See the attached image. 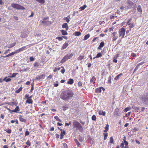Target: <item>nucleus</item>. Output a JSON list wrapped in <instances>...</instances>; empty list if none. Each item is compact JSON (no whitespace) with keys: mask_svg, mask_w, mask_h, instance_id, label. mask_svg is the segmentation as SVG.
Wrapping results in <instances>:
<instances>
[{"mask_svg":"<svg viewBox=\"0 0 148 148\" xmlns=\"http://www.w3.org/2000/svg\"><path fill=\"white\" fill-rule=\"evenodd\" d=\"M74 92L70 89L62 91L60 95V98L66 101L71 99L74 97Z\"/></svg>","mask_w":148,"mask_h":148,"instance_id":"1","label":"nucleus"},{"mask_svg":"<svg viewBox=\"0 0 148 148\" xmlns=\"http://www.w3.org/2000/svg\"><path fill=\"white\" fill-rule=\"evenodd\" d=\"M140 100L144 105H148V94L142 96Z\"/></svg>","mask_w":148,"mask_h":148,"instance_id":"2","label":"nucleus"},{"mask_svg":"<svg viewBox=\"0 0 148 148\" xmlns=\"http://www.w3.org/2000/svg\"><path fill=\"white\" fill-rule=\"evenodd\" d=\"M73 123L74 127L77 128L79 132H82L83 131V128L79 122L74 121Z\"/></svg>","mask_w":148,"mask_h":148,"instance_id":"3","label":"nucleus"},{"mask_svg":"<svg viewBox=\"0 0 148 148\" xmlns=\"http://www.w3.org/2000/svg\"><path fill=\"white\" fill-rule=\"evenodd\" d=\"M73 56V54L72 53L66 55L61 60V62L63 63L64 62H65L67 60L72 58Z\"/></svg>","mask_w":148,"mask_h":148,"instance_id":"4","label":"nucleus"},{"mask_svg":"<svg viewBox=\"0 0 148 148\" xmlns=\"http://www.w3.org/2000/svg\"><path fill=\"white\" fill-rule=\"evenodd\" d=\"M11 6L13 8L18 10H24L25 9L23 7L16 4L12 3L11 4Z\"/></svg>","mask_w":148,"mask_h":148,"instance_id":"5","label":"nucleus"},{"mask_svg":"<svg viewBox=\"0 0 148 148\" xmlns=\"http://www.w3.org/2000/svg\"><path fill=\"white\" fill-rule=\"evenodd\" d=\"M125 29L123 28H122L121 29H119V36H121V38H124L125 34Z\"/></svg>","mask_w":148,"mask_h":148,"instance_id":"6","label":"nucleus"},{"mask_svg":"<svg viewBox=\"0 0 148 148\" xmlns=\"http://www.w3.org/2000/svg\"><path fill=\"white\" fill-rule=\"evenodd\" d=\"M127 6V8L128 9L131 8L134 3L130 1H127L126 2Z\"/></svg>","mask_w":148,"mask_h":148,"instance_id":"7","label":"nucleus"},{"mask_svg":"<svg viewBox=\"0 0 148 148\" xmlns=\"http://www.w3.org/2000/svg\"><path fill=\"white\" fill-rule=\"evenodd\" d=\"M28 34L27 32H22L21 35V37L22 38H25L27 37Z\"/></svg>","mask_w":148,"mask_h":148,"instance_id":"8","label":"nucleus"},{"mask_svg":"<svg viewBox=\"0 0 148 148\" xmlns=\"http://www.w3.org/2000/svg\"><path fill=\"white\" fill-rule=\"evenodd\" d=\"M11 80V79L10 78H8L7 77H5L3 79H0V83L3 82V81H4L6 82H8Z\"/></svg>","mask_w":148,"mask_h":148,"instance_id":"9","label":"nucleus"},{"mask_svg":"<svg viewBox=\"0 0 148 148\" xmlns=\"http://www.w3.org/2000/svg\"><path fill=\"white\" fill-rule=\"evenodd\" d=\"M62 27L63 28H66V30H67L69 29V27L67 23H64L62 25Z\"/></svg>","mask_w":148,"mask_h":148,"instance_id":"10","label":"nucleus"},{"mask_svg":"<svg viewBox=\"0 0 148 148\" xmlns=\"http://www.w3.org/2000/svg\"><path fill=\"white\" fill-rule=\"evenodd\" d=\"M116 32H114L112 34V35H113V41L115 40L117 38V36H115V35L116 34Z\"/></svg>","mask_w":148,"mask_h":148,"instance_id":"11","label":"nucleus"},{"mask_svg":"<svg viewBox=\"0 0 148 148\" xmlns=\"http://www.w3.org/2000/svg\"><path fill=\"white\" fill-rule=\"evenodd\" d=\"M45 76L44 75L42 74L40 76H38L36 77V78L37 80H39L41 78H44Z\"/></svg>","mask_w":148,"mask_h":148,"instance_id":"12","label":"nucleus"},{"mask_svg":"<svg viewBox=\"0 0 148 148\" xmlns=\"http://www.w3.org/2000/svg\"><path fill=\"white\" fill-rule=\"evenodd\" d=\"M25 47H26L25 46L21 48L18 49V50H17L16 51V52L15 53H18L19 52L23 51L25 49Z\"/></svg>","mask_w":148,"mask_h":148,"instance_id":"13","label":"nucleus"},{"mask_svg":"<svg viewBox=\"0 0 148 148\" xmlns=\"http://www.w3.org/2000/svg\"><path fill=\"white\" fill-rule=\"evenodd\" d=\"M65 134V131L64 130H63L62 132H61V133L60 134V139H62L63 137V136Z\"/></svg>","mask_w":148,"mask_h":148,"instance_id":"14","label":"nucleus"},{"mask_svg":"<svg viewBox=\"0 0 148 148\" xmlns=\"http://www.w3.org/2000/svg\"><path fill=\"white\" fill-rule=\"evenodd\" d=\"M98 113L99 115H103V116H105L106 114V112H105L101 110H99L98 112Z\"/></svg>","mask_w":148,"mask_h":148,"instance_id":"15","label":"nucleus"},{"mask_svg":"<svg viewBox=\"0 0 148 148\" xmlns=\"http://www.w3.org/2000/svg\"><path fill=\"white\" fill-rule=\"evenodd\" d=\"M26 103L29 104L32 103H33V100L31 99H28L26 101Z\"/></svg>","mask_w":148,"mask_h":148,"instance_id":"16","label":"nucleus"},{"mask_svg":"<svg viewBox=\"0 0 148 148\" xmlns=\"http://www.w3.org/2000/svg\"><path fill=\"white\" fill-rule=\"evenodd\" d=\"M122 75V73H120L117 75L114 78V79L115 80H119L120 77Z\"/></svg>","mask_w":148,"mask_h":148,"instance_id":"17","label":"nucleus"},{"mask_svg":"<svg viewBox=\"0 0 148 148\" xmlns=\"http://www.w3.org/2000/svg\"><path fill=\"white\" fill-rule=\"evenodd\" d=\"M15 53V52H12L11 53L9 54H8V55H7L6 56H3V57L4 58H5L7 57H8L10 56H11L13 55Z\"/></svg>","mask_w":148,"mask_h":148,"instance_id":"18","label":"nucleus"},{"mask_svg":"<svg viewBox=\"0 0 148 148\" xmlns=\"http://www.w3.org/2000/svg\"><path fill=\"white\" fill-rule=\"evenodd\" d=\"M69 44L65 42L63 45L62 48L63 49L66 48L68 46Z\"/></svg>","mask_w":148,"mask_h":148,"instance_id":"19","label":"nucleus"},{"mask_svg":"<svg viewBox=\"0 0 148 148\" xmlns=\"http://www.w3.org/2000/svg\"><path fill=\"white\" fill-rule=\"evenodd\" d=\"M17 74L18 73H14L12 75L9 76L8 77L10 78L15 77Z\"/></svg>","mask_w":148,"mask_h":148,"instance_id":"20","label":"nucleus"},{"mask_svg":"<svg viewBox=\"0 0 148 148\" xmlns=\"http://www.w3.org/2000/svg\"><path fill=\"white\" fill-rule=\"evenodd\" d=\"M90 36V35L89 34H88L87 35H86L85 36L84 39L83 40H86Z\"/></svg>","mask_w":148,"mask_h":148,"instance_id":"21","label":"nucleus"},{"mask_svg":"<svg viewBox=\"0 0 148 148\" xmlns=\"http://www.w3.org/2000/svg\"><path fill=\"white\" fill-rule=\"evenodd\" d=\"M96 92L97 93H101V87L99 88H97L96 90Z\"/></svg>","mask_w":148,"mask_h":148,"instance_id":"22","label":"nucleus"},{"mask_svg":"<svg viewBox=\"0 0 148 148\" xmlns=\"http://www.w3.org/2000/svg\"><path fill=\"white\" fill-rule=\"evenodd\" d=\"M137 10L138 12H142V10L140 5H139L138 6L137 8Z\"/></svg>","mask_w":148,"mask_h":148,"instance_id":"23","label":"nucleus"},{"mask_svg":"<svg viewBox=\"0 0 148 148\" xmlns=\"http://www.w3.org/2000/svg\"><path fill=\"white\" fill-rule=\"evenodd\" d=\"M37 2L41 4H44L45 3V1L44 0H36Z\"/></svg>","mask_w":148,"mask_h":148,"instance_id":"24","label":"nucleus"},{"mask_svg":"<svg viewBox=\"0 0 148 148\" xmlns=\"http://www.w3.org/2000/svg\"><path fill=\"white\" fill-rule=\"evenodd\" d=\"M19 118L20 121L22 122H25L26 121L25 119H24L21 117H19Z\"/></svg>","mask_w":148,"mask_h":148,"instance_id":"25","label":"nucleus"},{"mask_svg":"<svg viewBox=\"0 0 148 148\" xmlns=\"http://www.w3.org/2000/svg\"><path fill=\"white\" fill-rule=\"evenodd\" d=\"M22 88L21 87L15 91V93H19L22 90Z\"/></svg>","mask_w":148,"mask_h":148,"instance_id":"26","label":"nucleus"},{"mask_svg":"<svg viewBox=\"0 0 148 148\" xmlns=\"http://www.w3.org/2000/svg\"><path fill=\"white\" fill-rule=\"evenodd\" d=\"M108 128L109 125L108 124H107L106 125V126L105 127V130H104V132H107L108 130Z\"/></svg>","mask_w":148,"mask_h":148,"instance_id":"27","label":"nucleus"},{"mask_svg":"<svg viewBox=\"0 0 148 148\" xmlns=\"http://www.w3.org/2000/svg\"><path fill=\"white\" fill-rule=\"evenodd\" d=\"M14 111H15V112L16 113H18V111H19V107L18 106H17L14 109Z\"/></svg>","mask_w":148,"mask_h":148,"instance_id":"28","label":"nucleus"},{"mask_svg":"<svg viewBox=\"0 0 148 148\" xmlns=\"http://www.w3.org/2000/svg\"><path fill=\"white\" fill-rule=\"evenodd\" d=\"M118 110L116 109L114 111V114L116 115V116H119V114L118 113Z\"/></svg>","mask_w":148,"mask_h":148,"instance_id":"29","label":"nucleus"},{"mask_svg":"<svg viewBox=\"0 0 148 148\" xmlns=\"http://www.w3.org/2000/svg\"><path fill=\"white\" fill-rule=\"evenodd\" d=\"M63 67L62 66H61L60 67L58 68H55V69H54L53 71L54 72H56L57 71L59 70L61 68H63Z\"/></svg>","mask_w":148,"mask_h":148,"instance_id":"30","label":"nucleus"},{"mask_svg":"<svg viewBox=\"0 0 148 148\" xmlns=\"http://www.w3.org/2000/svg\"><path fill=\"white\" fill-rule=\"evenodd\" d=\"M62 33L63 35H65L67 34V32L65 30H62Z\"/></svg>","mask_w":148,"mask_h":148,"instance_id":"31","label":"nucleus"},{"mask_svg":"<svg viewBox=\"0 0 148 148\" xmlns=\"http://www.w3.org/2000/svg\"><path fill=\"white\" fill-rule=\"evenodd\" d=\"M81 34V33L80 32H76L75 33V35L76 36H79Z\"/></svg>","mask_w":148,"mask_h":148,"instance_id":"32","label":"nucleus"},{"mask_svg":"<svg viewBox=\"0 0 148 148\" xmlns=\"http://www.w3.org/2000/svg\"><path fill=\"white\" fill-rule=\"evenodd\" d=\"M74 82L73 80L72 79H70L67 83H73Z\"/></svg>","mask_w":148,"mask_h":148,"instance_id":"33","label":"nucleus"},{"mask_svg":"<svg viewBox=\"0 0 148 148\" xmlns=\"http://www.w3.org/2000/svg\"><path fill=\"white\" fill-rule=\"evenodd\" d=\"M68 108V107L66 105L63 106L62 107V109L63 111H65Z\"/></svg>","mask_w":148,"mask_h":148,"instance_id":"34","label":"nucleus"},{"mask_svg":"<svg viewBox=\"0 0 148 148\" xmlns=\"http://www.w3.org/2000/svg\"><path fill=\"white\" fill-rule=\"evenodd\" d=\"M86 7L87 6L86 5H84L83 6L80 7V9L82 10H84Z\"/></svg>","mask_w":148,"mask_h":148,"instance_id":"35","label":"nucleus"},{"mask_svg":"<svg viewBox=\"0 0 148 148\" xmlns=\"http://www.w3.org/2000/svg\"><path fill=\"white\" fill-rule=\"evenodd\" d=\"M128 25H129V27L130 28H132L134 27V24L133 23H130L128 24Z\"/></svg>","mask_w":148,"mask_h":148,"instance_id":"36","label":"nucleus"},{"mask_svg":"<svg viewBox=\"0 0 148 148\" xmlns=\"http://www.w3.org/2000/svg\"><path fill=\"white\" fill-rule=\"evenodd\" d=\"M103 134L104 136V140H106L107 138V137L108 136V133H103Z\"/></svg>","mask_w":148,"mask_h":148,"instance_id":"37","label":"nucleus"},{"mask_svg":"<svg viewBox=\"0 0 148 148\" xmlns=\"http://www.w3.org/2000/svg\"><path fill=\"white\" fill-rule=\"evenodd\" d=\"M63 19L65 20L68 23L70 21V20L68 17H64Z\"/></svg>","mask_w":148,"mask_h":148,"instance_id":"38","label":"nucleus"},{"mask_svg":"<svg viewBox=\"0 0 148 148\" xmlns=\"http://www.w3.org/2000/svg\"><path fill=\"white\" fill-rule=\"evenodd\" d=\"M79 141L80 142H82L83 141L84 138H82L81 136L79 135Z\"/></svg>","mask_w":148,"mask_h":148,"instance_id":"39","label":"nucleus"},{"mask_svg":"<svg viewBox=\"0 0 148 148\" xmlns=\"http://www.w3.org/2000/svg\"><path fill=\"white\" fill-rule=\"evenodd\" d=\"M114 139L112 137V136L110 138V143H113Z\"/></svg>","mask_w":148,"mask_h":148,"instance_id":"40","label":"nucleus"},{"mask_svg":"<svg viewBox=\"0 0 148 148\" xmlns=\"http://www.w3.org/2000/svg\"><path fill=\"white\" fill-rule=\"evenodd\" d=\"M15 44L16 43H12V44L10 45L9 46L8 48H10L14 47L15 45Z\"/></svg>","mask_w":148,"mask_h":148,"instance_id":"41","label":"nucleus"},{"mask_svg":"<svg viewBox=\"0 0 148 148\" xmlns=\"http://www.w3.org/2000/svg\"><path fill=\"white\" fill-rule=\"evenodd\" d=\"M104 45V42H101L99 45L100 47L102 48L103 47Z\"/></svg>","mask_w":148,"mask_h":148,"instance_id":"42","label":"nucleus"},{"mask_svg":"<svg viewBox=\"0 0 148 148\" xmlns=\"http://www.w3.org/2000/svg\"><path fill=\"white\" fill-rule=\"evenodd\" d=\"M96 116L95 115H93L92 116V120L93 121L96 120Z\"/></svg>","mask_w":148,"mask_h":148,"instance_id":"43","label":"nucleus"},{"mask_svg":"<svg viewBox=\"0 0 148 148\" xmlns=\"http://www.w3.org/2000/svg\"><path fill=\"white\" fill-rule=\"evenodd\" d=\"M74 140H75V143H76L77 145L78 146L80 145V144L79 143L78 140L77 139H75Z\"/></svg>","mask_w":148,"mask_h":148,"instance_id":"44","label":"nucleus"},{"mask_svg":"<svg viewBox=\"0 0 148 148\" xmlns=\"http://www.w3.org/2000/svg\"><path fill=\"white\" fill-rule=\"evenodd\" d=\"M102 56V54L100 53H99L97 54V55L96 56V57H97V58H99L100 57H101Z\"/></svg>","mask_w":148,"mask_h":148,"instance_id":"45","label":"nucleus"},{"mask_svg":"<svg viewBox=\"0 0 148 148\" xmlns=\"http://www.w3.org/2000/svg\"><path fill=\"white\" fill-rule=\"evenodd\" d=\"M130 107H127L125 108L124 110V111L125 112H127V111L130 110Z\"/></svg>","mask_w":148,"mask_h":148,"instance_id":"46","label":"nucleus"},{"mask_svg":"<svg viewBox=\"0 0 148 148\" xmlns=\"http://www.w3.org/2000/svg\"><path fill=\"white\" fill-rule=\"evenodd\" d=\"M95 78L94 77H93L92 79L90 80V82L91 83H95Z\"/></svg>","mask_w":148,"mask_h":148,"instance_id":"47","label":"nucleus"},{"mask_svg":"<svg viewBox=\"0 0 148 148\" xmlns=\"http://www.w3.org/2000/svg\"><path fill=\"white\" fill-rule=\"evenodd\" d=\"M84 56H81L78 58L77 59L78 60H81L84 58Z\"/></svg>","mask_w":148,"mask_h":148,"instance_id":"48","label":"nucleus"},{"mask_svg":"<svg viewBox=\"0 0 148 148\" xmlns=\"http://www.w3.org/2000/svg\"><path fill=\"white\" fill-rule=\"evenodd\" d=\"M47 22H49V21H45V20H43V21H41V23H42L44 24H46Z\"/></svg>","mask_w":148,"mask_h":148,"instance_id":"49","label":"nucleus"},{"mask_svg":"<svg viewBox=\"0 0 148 148\" xmlns=\"http://www.w3.org/2000/svg\"><path fill=\"white\" fill-rule=\"evenodd\" d=\"M29 134V133L28 131H27V130L25 132V136H27Z\"/></svg>","mask_w":148,"mask_h":148,"instance_id":"50","label":"nucleus"},{"mask_svg":"<svg viewBox=\"0 0 148 148\" xmlns=\"http://www.w3.org/2000/svg\"><path fill=\"white\" fill-rule=\"evenodd\" d=\"M139 66H138V65L137 64V65L136 67L135 68L134 70V72L136 71L138 69Z\"/></svg>","mask_w":148,"mask_h":148,"instance_id":"51","label":"nucleus"},{"mask_svg":"<svg viewBox=\"0 0 148 148\" xmlns=\"http://www.w3.org/2000/svg\"><path fill=\"white\" fill-rule=\"evenodd\" d=\"M5 131L8 133H10L11 132V130L10 129H7Z\"/></svg>","mask_w":148,"mask_h":148,"instance_id":"52","label":"nucleus"},{"mask_svg":"<svg viewBox=\"0 0 148 148\" xmlns=\"http://www.w3.org/2000/svg\"><path fill=\"white\" fill-rule=\"evenodd\" d=\"M56 38L59 40H62L63 39L62 37L60 36L57 37Z\"/></svg>","mask_w":148,"mask_h":148,"instance_id":"53","label":"nucleus"},{"mask_svg":"<svg viewBox=\"0 0 148 148\" xmlns=\"http://www.w3.org/2000/svg\"><path fill=\"white\" fill-rule=\"evenodd\" d=\"M34 60V58L32 56L30 58V60L31 61H33Z\"/></svg>","mask_w":148,"mask_h":148,"instance_id":"54","label":"nucleus"},{"mask_svg":"<svg viewBox=\"0 0 148 148\" xmlns=\"http://www.w3.org/2000/svg\"><path fill=\"white\" fill-rule=\"evenodd\" d=\"M54 118L58 121L60 119L57 116H54Z\"/></svg>","mask_w":148,"mask_h":148,"instance_id":"55","label":"nucleus"},{"mask_svg":"<svg viewBox=\"0 0 148 148\" xmlns=\"http://www.w3.org/2000/svg\"><path fill=\"white\" fill-rule=\"evenodd\" d=\"M34 84H31L32 87L31 89V92H32V90L34 89Z\"/></svg>","mask_w":148,"mask_h":148,"instance_id":"56","label":"nucleus"},{"mask_svg":"<svg viewBox=\"0 0 148 148\" xmlns=\"http://www.w3.org/2000/svg\"><path fill=\"white\" fill-rule=\"evenodd\" d=\"M26 144L29 146H30L31 145L29 141V140L27 141L26 143Z\"/></svg>","mask_w":148,"mask_h":148,"instance_id":"57","label":"nucleus"},{"mask_svg":"<svg viewBox=\"0 0 148 148\" xmlns=\"http://www.w3.org/2000/svg\"><path fill=\"white\" fill-rule=\"evenodd\" d=\"M115 17L114 14H113L112 15H111L110 16V18L111 19H113Z\"/></svg>","mask_w":148,"mask_h":148,"instance_id":"58","label":"nucleus"},{"mask_svg":"<svg viewBox=\"0 0 148 148\" xmlns=\"http://www.w3.org/2000/svg\"><path fill=\"white\" fill-rule=\"evenodd\" d=\"M29 95H28V94H26L25 96V98H26L27 99H29Z\"/></svg>","mask_w":148,"mask_h":148,"instance_id":"59","label":"nucleus"},{"mask_svg":"<svg viewBox=\"0 0 148 148\" xmlns=\"http://www.w3.org/2000/svg\"><path fill=\"white\" fill-rule=\"evenodd\" d=\"M71 122H69V123H65V126H66L69 125L71 124Z\"/></svg>","mask_w":148,"mask_h":148,"instance_id":"60","label":"nucleus"},{"mask_svg":"<svg viewBox=\"0 0 148 148\" xmlns=\"http://www.w3.org/2000/svg\"><path fill=\"white\" fill-rule=\"evenodd\" d=\"M10 50L9 49L5 51V52L3 53L4 54H7L8 53V51H10Z\"/></svg>","mask_w":148,"mask_h":148,"instance_id":"61","label":"nucleus"},{"mask_svg":"<svg viewBox=\"0 0 148 148\" xmlns=\"http://www.w3.org/2000/svg\"><path fill=\"white\" fill-rule=\"evenodd\" d=\"M144 63V62H142L140 63H138V66H140V65H143Z\"/></svg>","mask_w":148,"mask_h":148,"instance_id":"62","label":"nucleus"},{"mask_svg":"<svg viewBox=\"0 0 148 148\" xmlns=\"http://www.w3.org/2000/svg\"><path fill=\"white\" fill-rule=\"evenodd\" d=\"M124 143L125 144V145H128V142L126 141L125 140H124Z\"/></svg>","mask_w":148,"mask_h":148,"instance_id":"63","label":"nucleus"},{"mask_svg":"<svg viewBox=\"0 0 148 148\" xmlns=\"http://www.w3.org/2000/svg\"><path fill=\"white\" fill-rule=\"evenodd\" d=\"M124 144V143H122L121 144L120 147L121 148H123Z\"/></svg>","mask_w":148,"mask_h":148,"instance_id":"64","label":"nucleus"}]
</instances>
